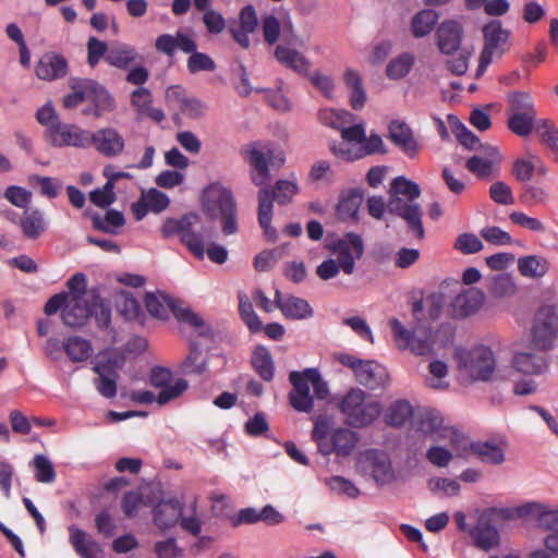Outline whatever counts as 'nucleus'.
Listing matches in <instances>:
<instances>
[{
  "instance_id": "f257e3e1",
  "label": "nucleus",
  "mask_w": 558,
  "mask_h": 558,
  "mask_svg": "<svg viewBox=\"0 0 558 558\" xmlns=\"http://www.w3.org/2000/svg\"><path fill=\"white\" fill-rule=\"evenodd\" d=\"M242 154L253 169L252 181L259 186L257 194L258 225L264 235L271 242L278 238L277 230L271 226L274 215V202L279 205L289 204L298 194L299 186L292 180H278L272 187L266 186L270 178L271 169L283 166L286 157L282 150L275 148L270 142H252L243 148Z\"/></svg>"
},
{
  "instance_id": "f03ea898",
  "label": "nucleus",
  "mask_w": 558,
  "mask_h": 558,
  "mask_svg": "<svg viewBox=\"0 0 558 558\" xmlns=\"http://www.w3.org/2000/svg\"><path fill=\"white\" fill-rule=\"evenodd\" d=\"M160 232L163 239L178 236L180 243L197 260L205 258V246L215 236L214 229L195 213H189L179 218H167Z\"/></svg>"
},
{
  "instance_id": "7ed1b4c3",
  "label": "nucleus",
  "mask_w": 558,
  "mask_h": 558,
  "mask_svg": "<svg viewBox=\"0 0 558 558\" xmlns=\"http://www.w3.org/2000/svg\"><path fill=\"white\" fill-rule=\"evenodd\" d=\"M313 421L311 436L322 456L335 454L343 459L352 454L360 440L356 432L347 427H335V420L328 414H319Z\"/></svg>"
},
{
  "instance_id": "20e7f679",
  "label": "nucleus",
  "mask_w": 558,
  "mask_h": 558,
  "mask_svg": "<svg viewBox=\"0 0 558 558\" xmlns=\"http://www.w3.org/2000/svg\"><path fill=\"white\" fill-rule=\"evenodd\" d=\"M203 211L211 220L219 219L225 235L238 232L236 203L231 190L219 182L209 184L202 194Z\"/></svg>"
},
{
  "instance_id": "39448f33",
  "label": "nucleus",
  "mask_w": 558,
  "mask_h": 558,
  "mask_svg": "<svg viewBox=\"0 0 558 558\" xmlns=\"http://www.w3.org/2000/svg\"><path fill=\"white\" fill-rule=\"evenodd\" d=\"M292 389L289 392L290 405L298 412L311 413L314 409V397L311 395V385L314 396L318 400L327 399L328 384L322 378L317 368H305L303 372L292 371L289 374Z\"/></svg>"
},
{
  "instance_id": "423d86ee",
  "label": "nucleus",
  "mask_w": 558,
  "mask_h": 558,
  "mask_svg": "<svg viewBox=\"0 0 558 558\" xmlns=\"http://www.w3.org/2000/svg\"><path fill=\"white\" fill-rule=\"evenodd\" d=\"M144 303L148 313L160 319L168 317V308L173 316L181 323H185L195 328L202 337H211V328L205 320L190 307H183L181 301L168 295L161 294L160 298L151 292L145 294Z\"/></svg>"
},
{
  "instance_id": "0eeeda50",
  "label": "nucleus",
  "mask_w": 558,
  "mask_h": 558,
  "mask_svg": "<svg viewBox=\"0 0 558 558\" xmlns=\"http://www.w3.org/2000/svg\"><path fill=\"white\" fill-rule=\"evenodd\" d=\"M454 359L458 369L473 381H488L496 368V359L493 350L484 344L471 349L457 348Z\"/></svg>"
},
{
  "instance_id": "6e6552de",
  "label": "nucleus",
  "mask_w": 558,
  "mask_h": 558,
  "mask_svg": "<svg viewBox=\"0 0 558 558\" xmlns=\"http://www.w3.org/2000/svg\"><path fill=\"white\" fill-rule=\"evenodd\" d=\"M340 412L349 426L362 428L371 425L381 413L378 401H367L366 393L361 389H351L339 403Z\"/></svg>"
},
{
  "instance_id": "1a4fd4ad",
  "label": "nucleus",
  "mask_w": 558,
  "mask_h": 558,
  "mask_svg": "<svg viewBox=\"0 0 558 558\" xmlns=\"http://www.w3.org/2000/svg\"><path fill=\"white\" fill-rule=\"evenodd\" d=\"M389 325L399 349H409L415 355L434 353V335L429 325L417 323L409 329L398 318H391Z\"/></svg>"
},
{
  "instance_id": "9d476101",
  "label": "nucleus",
  "mask_w": 558,
  "mask_h": 558,
  "mask_svg": "<svg viewBox=\"0 0 558 558\" xmlns=\"http://www.w3.org/2000/svg\"><path fill=\"white\" fill-rule=\"evenodd\" d=\"M356 469L379 486L390 484L396 478L390 457L384 450L367 449L361 452L356 461Z\"/></svg>"
},
{
  "instance_id": "9b49d317",
  "label": "nucleus",
  "mask_w": 558,
  "mask_h": 558,
  "mask_svg": "<svg viewBox=\"0 0 558 558\" xmlns=\"http://www.w3.org/2000/svg\"><path fill=\"white\" fill-rule=\"evenodd\" d=\"M296 41H299V37L295 34L291 32L288 37L283 31L282 43L276 46L274 56L284 68L301 76H307L312 62L305 54L292 47Z\"/></svg>"
},
{
  "instance_id": "f8f14e48",
  "label": "nucleus",
  "mask_w": 558,
  "mask_h": 558,
  "mask_svg": "<svg viewBox=\"0 0 558 558\" xmlns=\"http://www.w3.org/2000/svg\"><path fill=\"white\" fill-rule=\"evenodd\" d=\"M337 255V263L345 275H352L355 270V263L364 254V244L361 235L349 232L343 238L333 242L330 247Z\"/></svg>"
},
{
  "instance_id": "ddd939ff",
  "label": "nucleus",
  "mask_w": 558,
  "mask_h": 558,
  "mask_svg": "<svg viewBox=\"0 0 558 558\" xmlns=\"http://www.w3.org/2000/svg\"><path fill=\"white\" fill-rule=\"evenodd\" d=\"M558 327V316L554 306H542L534 319L532 341L539 350H548Z\"/></svg>"
},
{
  "instance_id": "4468645a",
  "label": "nucleus",
  "mask_w": 558,
  "mask_h": 558,
  "mask_svg": "<svg viewBox=\"0 0 558 558\" xmlns=\"http://www.w3.org/2000/svg\"><path fill=\"white\" fill-rule=\"evenodd\" d=\"M387 210L403 219L408 230L418 240L424 239L425 230L423 227V213L420 204L405 202L402 197H389Z\"/></svg>"
},
{
  "instance_id": "2eb2a0df",
  "label": "nucleus",
  "mask_w": 558,
  "mask_h": 558,
  "mask_svg": "<svg viewBox=\"0 0 558 558\" xmlns=\"http://www.w3.org/2000/svg\"><path fill=\"white\" fill-rule=\"evenodd\" d=\"M50 142L56 147H89L90 132L76 124L56 122L48 129Z\"/></svg>"
},
{
  "instance_id": "dca6fc26",
  "label": "nucleus",
  "mask_w": 558,
  "mask_h": 558,
  "mask_svg": "<svg viewBox=\"0 0 558 558\" xmlns=\"http://www.w3.org/2000/svg\"><path fill=\"white\" fill-rule=\"evenodd\" d=\"M89 146L100 155L111 158L123 153L125 141L117 129L108 126L90 132Z\"/></svg>"
},
{
  "instance_id": "f3484780",
  "label": "nucleus",
  "mask_w": 558,
  "mask_h": 558,
  "mask_svg": "<svg viewBox=\"0 0 558 558\" xmlns=\"http://www.w3.org/2000/svg\"><path fill=\"white\" fill-rule=\"evenodd\" d=\"M341 132V142H332L330 144L331 153L345 161H355V158H350L347 151H352L359 148L365 138V126L363 123H355L353 125H344Z\"/></svg>"
},
{
  "instance_id": "a211bd4d",
  "label": "nucleus",
  "mask_w": 558,
  "mask_h": 558,
  "mask_svg": "<svg viewBox=\"0 0 558 558\" xmlns=\"http://www.w3.org/2000/svg\"><path fill=\"white\" fill-rule=\"evenodd\" d=\"M390 141L399 147L408 157L414 158L420 151V144L414 136L411 126L403 120L395 119L388 124Z\"/></svg>"
},
{
  "instance_id": "6ab92c4d",
  "label": "nucleus",
  "mask_w": 558,
  "mask_h": 558,
  "mask_svg": "<svg viewBox=\"0 0 558 558\" xmlns=\"http://www.w3.org/2000/svg\"><path fill=\"white\" fill-rule=\"evenodd\" d=\"M483 50L494 56L501 57L510 47V31L505 29L499 20H492L483 27Z\"/></svg>"
},
{
  "instance_id": "aec40b11",
  "label": "nucleus",
  "mask_w": 558,
  "mask_h": 558,
  "mask_svg": "<svg viewBox=\"0 0 558 558\" xmlns=\"http://www.w3.org/2000/svg\"><path fill=\"white\" fill-rule=\"evenodd\" d=\"M275 304L282 315L289 319L303 320L314 315L313 307L305 299L283 295L279 289L275 291Z\"/></svg>"
},
{
  "instance_id": "412c9836",
  "label": "nucleus",
  "mask_w": 558,
  "mask_h": 558,
  "mask_svg": "<svg viewBox=\"0 0 558 558\" xmlns=\"http://www.w3.org/2000/svg\"><path fill=\"white\" fill-rule=\"evenodd\" d=\"M166 99L169 104L178 107L184 116L192 119L199 118L206 112V105L195 97H189L180 86L168 87Z\"/></svg>"
},
{
  "instance_id": "4be33fe9",
  "label": "nucleus",
  "mask_w": 558,
  "mask_h": 558,
  "mask_svg": "<svg viewBox=\"0 0 558 558\" xmlns=\"http://www.w3.org/2000/svg\"><path fill=\"white\" fill-rule=\"evenodd\" d=\"M436 36L439 50L445 54H452L460 49L463 36L462 25L454 20L444 21L438 26Z\"/></svg>"
},
{
  "instance_id": "5701e85b",
  "label": "nucleus",
  "mask_w": 558,
  "mask_h": 558,
  "mask_svg": "<svg viewBox=\"0 0 558 558\" xmlns=\"http://www.w3.org/2000/svg\"><path fill=\"white\" fill-rule=\"evenodd\" d=\"M183 507L177 499L161 500L153 508V521L159 531L165 532L177 525Z\"/></svg>"
},
{
  "instance_id": "b1692460",
  "label": "nucleus",
  "mask_w": 558,
  "mask_h": 558,
  "mask_svg": "<svg viewBox=\"0 0 558 558\" xmlns=\"http://www.w3.org/2000/svg\"><path fill=\"white\" fill-rule=\"evenodd\" d=\"M485 294L477 288H468L456 295L452 301V311L456 317L464 318L474 315L483 306Z\"/></svg>"
},
{
  "instance_id": "393cba45",
  "label": "nucleus",
  "mask_w": 558,
  "mask_h": 558,
  "mask_svg": "<svg viewBox=\"0 0 558 558\" xmlns=\"http://www.w3.org/2000/svg\"><path fill=\"white\" fill-rule=\"evenodd\" d=\"M35 71L40 80L56 81L68 74L69 64L62 54L49 52L39 59Z\"/></svg>"
},
{
  "instance_id": "a878e982",
  "label": "nucleus",
  "mask_w": 558,
  "mask_h": 558,
  "mask_svg": "<svg viewBox=\"0 0 558 558\" xmlns=\"http://www.w3.org/2000/svg\"><path fill=\"white\" fill-rule=\"evenodd\" d=\"M142 62V56L137 49L126 43L116 41L110 46L107 63L120 70H128L132 65Z\"/></svg>"
},
{
  "instance_id": "bb28decb",
  "label": "nucleus",
  "mask_w": 558,
  "mask_h": 558,
  "mask_svg": "<svg viewBox=\"0 0 558 558\" xmlns=\"http://www.w3.org/2000/svg\"><path fill=\"white\" fill-rule=\"evenodd\" d=\"M69 542L81 558H99L102 554L100 545L84 530L69 526Z\"/></svg>"
},
{
  "instance_id": "cd10ccee",
  "label": "nucleus",
  "mask_w": 558,
  "mask_h": 558,
  "mask_svg": "<svg viewBox=\"0 0 558 558\" xmlns=\"http://www.w3.org/2000/svg\"><path fill=\"white\" fill-rule=\"evenodd\" d=\"M522 515H531L541 529L558 531V509H549L539 502H529L520 508Z\"/></svg>"
},
{
  "instance_id": "c85d7f7f",
  "label": "nucleus",
  "mask_w": 558,
  "mask_h": 558,
  "mask_svg": "<svg viewBox=\"0 0 558 558\" xmlns=\"http://www.w3.org/2000/svg\"><path fill=\"white\" fill-rule=\"evenodd\" d=\"M93 314L90 299H73L63 308L62 319L66 326L81 327L86 324Z\"/></svg>"
},
{
  "instance_id": "c756f323",
  "label": "nucleus",
  "mask_w": 558,
  "mask_h": 558,
  "mask_svg": "<svg viewBox=\"0 0 558 558\" xmlns=\"http://www.w3.org/2000/svg\"><path fill=\"white\" fill-rule=\"evenodd\" d=\"M83 88L86 90V100H89L96 107L97 111H100L102 114H105L114 110V98L104 85L95 80L87 78V82H85Z\"/></svg>"
},
{
  "instance_id": "7c9ffc66",
  "label": "nucleus",
  "mask_w": 558,
  "mask_h": 558,
  "mask_svg": "<svg viewBox=\"0 0 558 558\" xmlns=\"http://www.w3.org/2000/svg\"><path fill=\"white\" fill-rule=\"evenodd\" d=\"M356 380L368 389L384 386L388 375L384 366L373 361H364L355 374Z\"/></svg>"
},
{
  "instance_id": "2f4dec72",
  "label": "nucleus",
  "mask_w": 558,
  "mask_h": 558,
  "mask_svg": "<svg viewBox=\"0 0 558 558\" xmlns=\"http://www.w3.org/2000/svg\"><path fill=\"white\" fill-rule=\"evenodd\" d=\"M476 547L488 551L499 543V533L497 529L489 524L484 515H481L477 524L470 531Z\"/></svg>"
},
{
  "instance_id": "473e14b6",
  "label": "nucleus",
  "mask_w": 558,
  "mask_h": 558,
  "mask_svg": "<svg viewBox=\"0 0 558 558\" xmlns=\"http://www.w3.org/2000/svg\"><path fill=\"white\" fill-rule=\"evenodd\" d=\"M513 368L525 375H539L547 369L546 360L530 352H518L512 357Z\"/></svg>"
},
{
  "instance_id": "72a5a7b5",
  "label": "nucleus",
  "mask_w": 558,
  "mask_h": 558,
  "mask_svg": "<svg viewBox=\"0 0 558 558\" xmlns=\"http://www.w3.org/2000/svg\"><path fill=\"white\" fill-rule=\"evenodd\" d=\"M518 270L525 278L537 279L549 270L548 260L538 255L523 256L518 259Z\"/></svg>"
},
{
  "instance_id": "f704fd0d",
  "label": "nucleus",
  "mask_w": 558,
  "mask_h": 558,
  "mask_svg": "<svg viewBox=\"0 0 558 558\" xmlns=\"http://www.w3.org/2000/svg\"><path fill=\"white\" fill-rule=\"evenodd\" d=\"M251 363L258 376L270 381L274 378L275 367L270 352L264 345H258L252 353Z\"/></svg>"
},
{
  "instance_id": "c9c22d12",
  "label": "nucleus",
  "mask_w": 558,
  "mask_h": 558,
  "mask_svg": "<svg viewBox=\"0 0 558 558\" xmlns=\"http://www.w3.org/2000/svg\"><path fill=\"white\" fill-rule=\"evenodd\" d=\"M207 356L195 343H192L187 355L180 364V372L183 375H201L207 371Z\"/></svg>"
},
{
  "instance_id": "e433bc0d",
  "label": "nucleus",
  "mask_w": 558,
  "mask_h": 558,
  "mask_svg": "<svg viewBox=\"0 0 558 558\" xmlns=\"http://www.w3.org/2000/svg\"><path fill=\"white\" fill-rule=\"evenodd\" d=\"M344 83L351 89L350 105L354 110H360L366 101V93L363 87L362 78L357 71L347 69L344 72Z\"/></svg>"
},
{
  "instance_id": "4c0bfd02",
  "label": "nucleus",
  "mask_w": 558,
  "mask_h": 558,
  "mask_svg": "<svg viewBox=\"0 0 558 558\" xmlns=\"http://www.w3.org/2000/svg\"><path fill=\"white\" fill-rule=\"evenodd\" d=\"M20 225L27 239H37L46 230L44 214L39 209H26Z\"/></svg>"
},
{
  "instance_id": "58836bf2",
  "label": "nucleus",
  "mask_w": 558,
  "mask_h": 558,
  "mask_svg": "<svg viewBox=\"0 0 558 558\" xmlns=\"http://www.w3.org/2000/svg\"><path fill=\"white\" fill-rule=\"evenodd\" d=\"M354 114L343 109L324 108L318 112V120L323 125L339 131L354 122Z\"/></svg>"
},
{
  "instance_id": "ea45409f",
  "label": "nucleus",
  "mask_w": 558,
  "mask_h": 558,
  "mask_svg": "<svg viewBox=\"0 0 558 558\" xmlns=\"http://www.w3.org/2000/svg\"><path fill=\"white\" fill-rule=\"evenodd\" d=\"M363 196L359 191L343 194L337 204V214L342 220H356Z\"/></svg>"
},
{
  "instance_id": "a19ab883",
  "label": "nucleus",
  "mask_w": 558,
  "mask_h": 558,
  "mask_svg": "<svg viewBox=\"0 0 558 558\" xmlns=\"http://www.w3.org/2000/svg\"><path fill=\"white\" fill-rule=\"evenodd\" d=\"M239 314L248 330L253 333L259 332L263 329V323L258 315L255 313L253 304L244 292H239Z\"/></svg>"
},
{
  "instance_id": "79ce46f5",
  "label": "nucleus",
  "mask_w": 558,
  "mask_h": 558,
  "mask_svg": "<svg viewBox=\"0 0 558 558\" xmlns=\"http://www.w3.org/2000/svg\"><path fill=\"white\" fill-rule=\"evenodd\" d=\"M63 350L72 362L86 361L93 352L90 342L77 336L68 338L63 342Z\"/></svg>"
},
{
  "instance_id": "37998d69",
  "label": "nucleus",
  "mask_w": 558,
  "mask_h": 558,
  "mask_svg": "<svg viewBox=\"0 0 558 558\" xmlns=\"http://www.w3.org/2000/svg\"><path fill=\"white\" fill-rule=\"evenodd\" d=\"M537 114L530 113H508V128L518 136L525 137L533 131L535 132Z\"/></svg>"
},
{
  "instance_id": "c03bdc74",
  "label": "nucleus",
  "mask_w": 558,
  "mask_h": 558,
  "mask_svg": "<svg viewBox=\"0 0 558 558\" xmlns=\"http://www.w3.org/2000/svg\"><path fill=\"white\" fill-rule=\"evenodd\" d=\"M413 415V408L407 400L395 401L387 410L385 422L395 427H400L405 424Z\"/></svg>"
},
{
  "instance_id": "a18cd8bd",
  "label": "nucleus",
  "mask_w": 558,
  "mask_h": 558,
  "mask_svg": "<svg viewBox=\"0 0 558 558\" xmlns=\"http://www.w3.org/2000/svg\"><path fill=\"white\" fill-rule=\"evenodd\" d=\"M438 13L432 9H425L416 13L411 23L414 37H424L430 33L438 21Z\"/></svg>"
},
{
  "instance_id": "49530a36",
  "label": "nucleus",
  "mask_w": 558,
  "mask_h": 558,
  "mask_svg": "<svg viewBox=\"0 0 558 558\" xmlns=\"http://www.w3.org/2000/svg\"><path fill=\"white\" fill-rule=\"evenodd\" d=\"M92 222L93 227L96 230L110 234H116L117 228L122 227L125 223V219L122 213L114 209H109L106 213L104 219L100 217L99 214H94L92 216Z\"/></svg>"
},
{
  "instance_id": "de8ad7c7",
  "label": "nucleus",
  "mask_w": 558,
  "mask_h": 558,
  "mask_svg": "<svg viewBox=\"0 0 558 558\" xmlns=\"http://www.w3.org/2000/svg\"><path fill=\"white\" fill-rule=\"evenodd\" d=\"M389 197H401L404 196L405 202L415 203L414 201L420 197L421 189L420 186L404 177H397L392 180L389 191Z\"/></svg>"
},
{
  "instance_id": "09e8293b",
  "label": "nucleus",
  "mask_w": 558,
  "mask_h": 558,
  "mask_svg": "<svg viewBox=\"0 0 558 558\" xmlns=\"http://www.w3.org/2000/svg\"><path fill=\"white\" fill-rule=\"evenodd\" d=\"M448 121L453 128V132L457 136L458 142L462 146H464L469 150H477L482 148V143L480 138L472 131H470L463 123H461L457 117L449 114Z\"/></svg>"
},
{
  "instance_id": "8fccbe9b",
  "label": "nucleus",
  "mask_w": 558,
  "mask_h": 558,
  "mask_svg": "<svg viewBox=\"0 0 558 558\" xmlns=\"http://www.w3.org/2000/svg\"><path fill=\"white\" fill-rule=\"evenodd\" d=\"M442 417L434 411H425L421 414L417 429L425 435H430L437 440L444 437Z\"/></svg>"
},
{
  "instance_id": "3c124183",
  "label": "nucleus",
  "mask_w": 558,
  "mask_h": 558,
  "mask_svg": "<svg viewBox=\"0 0 558 558\" xmlns=\"http://www.w3.org/2000/svg\"><path fill=\"white\" fill-rule=\"evenodd\" d=\"M535 134L539 137L542 144L558 153V129L551 120L538 119Z\"/></svg>"
},
{
  "instance_id": "603ef678",
  "label": "nucleus",
  "mask_w": 558,
  "mask_h": 558,
  "mask_svg": "<svg viewBox=\"0 0 558 558\" xmlns=\"http://www.w3.org/2000/svg\"><path fill=\"white\" fill-rule=\"evenodd\" d=\"M31 466L34 469V477L37 482L44 484H50L54 482V466L45 454H36L31 462Z\"/></svg>"
},
{
  "instance_id": "864d4df0",
  "label": "nucleus",
  "mask_w": 558,
  "mask_h": 558,
  "mask_svg": "<svg viewBox=\"0 0 558 558\" xmlns=\"http://www.w3.org/2000/svg\"><path fill=\"white\" fill-rule=\"evenodd\" d=\"M385 144L378 134L372 133L369 136L365 135L362 145L359 148H354L352 151H347L350 158L355 160L362 159L365 156L385 153Z\"/></svg>"
},
{
  "instance_id": "5fc2aeb1",
  "label": "nucleus",
  "mask_w": 558,
  "mask_h": 558,
  "mask_svg": "<svg viewBox=\"0 0 558 558\" xmlns=\"http://www.w3.org/2000/svg\"><path fill=\"white\" fill-rule=\"evenodd\" d=\"M508 113L537 114L533 98L525 92H512L508 95Z\"/></svg>"
},
{
  "instance_id": "6e6d98bb",
  "label": "nucleus",
  "mask_w": 558,
  "mask_h": 558,
  "mask_svg": "<svg viewBox=\"0 0 558 558\" xmlns=\"http://www.w3.org/2000/svg\"><path fill=\"white\" fill-rule=\"evenodd\" d=\"M489 292L495 298L511 296L517 292V284L511 275L504 272L492 279Z\"/></svg>"
},
{
  "instance_id": "4d7b16f0",
  "label": "nucleus",
  "mask_w": 558,
  "mask_h": 558,
  "mask_svg": "<svg viewBox=\"0 0 558 558\" xmlns=\"http://www.w3.org/2000/svg\"><path fill=\"white\" fill-rule=\"evenodd\" d=\"M86 49V62L90 68H96L101 59H104L107 62V56L110 47L106 41L100 40L97 37L90 36L87 40Z\"/></svg>"
},
{
  "instance_id": "13d9d810",
  "label": "nucleus",
  "mask_w": 558,
  "mask_h": 558,
  "mask_svg": "<svg viewBox=\"0 0 558 558\" xmlns=\"http://www.w3.org/2000/svg\"><path fill=\"white\" fill-rule=\"evenodd\" d=\"M414 59L410 53H402L389 61L386 74L391 80H399L405 76L413 66Z\"/></svg>"
},
{
  "instance_id": "bf43d9fd",
  "label": "nucleus",
  "mask_w": 558,
  "mask_h": 558,
  "mask_svg": "<svg viewBox=\"0 0 558 558\" xmlns=\"http://www.w3.org/2000/svg\"><path fill=\"white\" fill-rule=\"evenodd\" d=\"M498 162L492 158H484L482 156H472L466 160V169L475 174L478 179H488L494 174V168Z\"/></svg>"
},
{
  "instance_id": "052dcab7",
  "label": "nucleus",
  "mask_w": 558,
  "mask_h": 558,
  "mask_svg": "<svg viewBox=\"0 0 558 558\" xmlns=\"http://www.w3.org/2000/svg\"><path fill=\"white\" fill-rule=\"evenodd\" d=\"M117 310L126 320H137L142 316L140 302L130 293L121 294Z\"/></svg>"
},
{
  "instance_id": "680f3d73",
  "label": "nucleus",
  "mask_w": 558,
  "mask_h": 558,
  "mask_svg": "<svg viewBox=\"0 0 558 558\" xmlns=\"http://www.w3.org/2000/svg\"><path fill=\"white\" fill-rule=\"evenodd\" d=\"M85 82L87 78L72 77L70 80V87L73 92L63 97L65 109H74L87 99L86 90L83 88Z\"/></svg>"
},
{
  "instance_id": "e2e57ef3",
  "label": "nucleus",
  "mask_w": 558,
  "mask_h": 558,
  "mask_svg": "<svg viewBox=\"0 0 558 558\" xmlns=\"http://www.w3.org/2000/svg\"><path fill=\"white\" fill-rule=\"evenodd\" d=\"M93 314L97 326L100 329H107L111 323V307L110 305L98 294L92 295Z\"/></svg>"
},
{
  "instance_id": "0e129e2a",
  "label": "nucleus",
  "mask_w": 558,
  "mask_h": 558,
  "mask_svg": "<svg viewBox=\"0 0 558 558\" xmlns=\"http://www.w3.org/2000/svg\"><path fill=\"white\" fill-rule=\"evenodd\" d=\"M474 451L482 459V461L487 463L500 464L505 460L502 449L495 444H477L474 446Z\"/></svg>"
},
{
  "instance_id": "69168bd1",
  "label": "nucleus",
  "mask_w": 558,
  "mask_h": 558,
  "mask_svg": "<svg viewBox=\"0 0 558 558\" xmlns=\"http://www.w3.org/2000/svg\"><path fill=\"white\" fill-rule=\"evenodd\" d=\"M284 247L263 251L254 258V268L257 271H268L283 255Z\"/></svg>"
},
{
  "instance_id": "338daca9",
  "label": "nucleus",
  "mask_w": 558,
  "mask_h": 558,
  "mask_svg": "<svg viewBox=\"0 0 558 558\" xmlns=\"http://www.w3.org/2000/svg\"><path fill=\"white\" fill-rule=\"evenodd\" d=\"M326 485L335 493L345 495L350 498H356L360 495V489L355 484L343 476H331L326 480Z\"/></svg>"
},
{
  "instance_id": "774afa93",
  "label": "nucleus",
  "mask_w": 558,
  "mask_h": 558,
  "mask_svg": "<svg viewBox=\"0 0 558 558\" xmlns=\"http://www.w3.org/2000/svg\"><path fill=\"white\" fill-rule=\"evenodd\" d=\"M154 553L157 558H181L183 556V549L178 545L175 537L157 541L154 545Z\"/></svg>"
}]
</instances>
